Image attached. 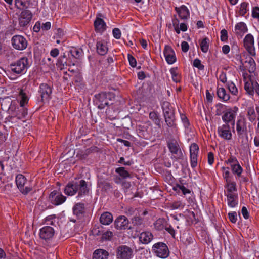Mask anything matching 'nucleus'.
Segmentation results:
<instances>
[{"label":"nucleus","instance_id":"obj_1","mask_svg":"<svg viewBox=\"0 0 259 259\" xmlns=\"http://www.w3.org/2000/svg\"><path fill=\"white\" fill-rule=\"evenodd\" d=\"M28 67V60L26 57H22L10 65L11 71L17 74L25 73Z\"/></svg>","mask_w":259,"mask_h":259},{"label":"nucleus","instance_id":"obj_2","mask_svg":"<svg viewBox=\"0 0 259 259\" xmlns=\"http://www.w3.org/2000/svg\"><path fill=\"white\" fill-rule=\"evenodd\" d=\"M152 250L157 256L162 258L167 257L169 254L167 246L163 242L154 244L152 246Z\"/></svg>","mask_w":259,"mask_h":259},{"label":"nucleus","instance_id":"obj_3","mask_svg":"<svg viewBox=\"0 0 259 259\" xmlns=\"http://www.w3.org/2000/svg\"><path fill=\"white\" fill-rule=\"evenodd\" d=\"M254 42V38L250 33L247 34L243 40V47L251 56H255L256 55Z\"/></svg>","mask_w":259,"mask_h":259},{"label":"nucleus","instance_id":"obj_4","mask_svg":"<svg viewBox=\"0 0 259 259\" xmlns=\"http://www.w3.org/2000/svg\"><path fill=\"white\" fill-rule=\"evenodd\" d=\"M226 163L230 166L233 174L236 175L238 178L241 176L243 170L235 157H230L226 161Z\"/></svg>","mask_w":259,"mask_h":259},{"label":"nucleus","instance_id":"obj_5","mask_svg":"<svg viewBox=\"0 0 259 259\" xmlns=\"http://www.w3.org/2000/svg\"><path fill=\"white\" fill-rule=\"evenodd\" d=\"M218 134L219 137L226 140H230L232 137L231 127L227 123L219 125L217 129Z\"/></svg>","mask_w":259,"mask_h":259},{"label":"nucleus","instance_id":"obj_6","mask_svg":"<svg viewBox=\"0 0 259 259\" xmlns=\"http://www.w3.org/2000/svg\"><path fill=\"white\" fill-rule=\"evenodd\" d=\"M238 110V108L235 106L227 109L222 116V120L228 124L229 122L233 121L234 124Z\"/></svg>","mask_w":259,"mask_h":259},{"label":"nucleus","instance_id":"obj_7","mask_svg":"<svg viewBox=\"0 0 259 259\" xmlns=\"http://www.w3.org/2000/svg\"><path fill=\"white\" fill-rule=\"evenodd\" d=\"M12 44L16 49L23 50L27 46V41L24 36L16 35L12 38Z\"/></svg>","mask_w":259,"mask_h":259},{"label":"nucleus","instance_id":"obj_8","mask_svg":"<svg viewBox=\"0 0 259 259\" xmlns=\"http://www.w3.org/2000/svg\"><path fill=\"white\" fill-rule=\"evenodd\" d=\"M133 250L126 245L120 246L117 248L116 256L117 259H130L133 255Z\"/></svg>","mask_w":259,"mask_h":259},{"label":"nucleus","instance_id":"obj_9","mask_svg":"<svg viewBox=\"0 0 259 259\" xmlns=\"http://www.w3.org/2000/svg\"><path fill=\"white\" fill-rule=\"evenodd\" d=\"M15 181L18 188L21 193L27 194L31 192V188L28 186H25L26 179L23 175H18L16 177Z\"/></svg>","mask_w":259,"mask_h":259},{"label":"nucleus","instance_id":"obj_10","mask_svg":"<svg viewBox=\"0 0 259 259\" xmlns=\"http://www.w3.org/2000/svg\"><path fill=\"white\" fill-rule=\"evenodd\" d=\"M32 18V13L28 10H24L20 13L18 20L20 26L25 27L31 21Z\"/></svg>","mask_w":259,"mask_h":259},{"label":"nucleus","instance_id":"obj_11","mask_svg":"<svg viewBox=\"0 0 259 259\" xmlns=\"http://www.w3.org/2000/svg\"><path fill=\"white\" fill-rule=\"evenodd\" d=\"M199 151L198 146L193 143L190 147V162L192 168H195L197 165V156Z\"/></svg>","mask_w":259,"mask_h":259},{"label":"nucleus","instance_id":"obj_12","mask_svg":"<svg viewBox=\"0 0 259 259\" xmlns=\"http://www.w3.org/2000/svg\"><path fill=\"white\" fill-rule=\"evenodd\" d=\"M163 53L165 60L168 64H172L176 61L175 53L170 46H165Z\"/></svg>","mask_w":259,"mask_h":259},{"label":"nucleus","instance_id":"obj_13","mask_svg":"<svg viewBox=\"0 0 259 259\" xmlns=\"http://www.w3.org/2000/svg\"><path fill=\"white\" fill-rule=\"evenodd\" d=\"M129 221L127 218L123 215L118 217L114 222L115 227L119 230L130 229L128 227Z\"/></svg>","mask_w":259,"mask_h":259},{"label":"nucleus","instance_id":"obj_14","mask_svg":"<svg viewBox=\"0 0 259 259\" xmlns=\"http://www.w3.org/2000/svg\"><path fill=\"white\" fill-rule=\"evenodd\" d=\"M54 230L50 226H45L40 230V237L45 240L51 239L54 235Z\"/></svg>","mask_w":259,"mask_h":259},{"label":"nucleus","instance_id":"obj_15","mask_svg":"<svg viewBox=\"0 0 259 259\" xmlns=\"http://www.w3.org/2000/svg\"><path fill=\"white\" fill-rule=\"evenodd\" d=\"M39 93L42 102H46L50 98L52 93L51 88L47 84H41L39 87Z\"/></svg>","mask_w":259,"mask_h":259},{"label":"nucleus","instance_id":"obj_16","mask_svg":"<svg viewBox=\"0 0 259 259\" xmlns=\"http://www.w3.org/2000/svg\"><path fill=\"white\" fill-rule=\"evenodd\" d=\"M115 172L119 175L120 178L118 176H116L115 178L114 181L117 184L122 183V179H125L127 178H130L131 176L128 172L125 170V168L123 167H118L115 169Z\"/></svg>","mask_w":259,"mask_h":259},{"label":"nucleus","instance_id":"obj_17","mask_svg":"<svg viewBox=\"0 0 259 259\" xmlns=\"http://www.w3.org/2000/svg\"><path fill=\"white\" fill-rule=\"evenodd\" d=\"M244 89L246 92L250 95L254 94V87L255 83L257 82L250 79L249 77H246L244 74Z\"/></svg>","mask_w":259,"mask_h":259},{"label":"nucleus","instance_id":"obj_18","mask_svg":"<svg viewBox=\"0 0 259 259\" xmlns=\"http://www.w3.org/2000/svg\"><path fill=\"white\" fill-rule=\"evenodd\" d=\"M236 131L238 135L240 136L245 134L247 132L246 120L244 118L238 119L236 123Z\"/></svg>","mask_w":259,"mask_h":259},{"label":"nucleus","instance_id":"obj_19","mask_svg":"<svg viewBox=\"0 0 259 259\" xmlns=\"http://www.w3.org/2000/svg\"><path fill=\"white\" fill-rule=\"evenodd\" d=\"M175 10L181 19L186 20L189 17V11L185 5H182L179 7H176Z\"/></svg>","mask_w":259,"mask_h":259},{"label":"nucleus","instance_id":"obj_20","mask_svg":"<svg viewBox=\"0 0 259 259\" xmlns=\"http://www.w3.org/2000/svg\"><path fill=\"white\" fill-rule=\"evenodd\" d=\"M97 53L100 55H104L107 54L108 48L107 46V41L104 40L98 41L96 44Z\"/></svg>","mask_w":259,"mask_h":259},{"label":"nucleus","instance_id":"obj_21","mask_svg":"<svg viewBox=\"0 0 259 259\" xmlns=\"http://www.w3.org/2000/svg\"><path fill=\"white\" fill-rule=\"evenodd\" d=\"M78 194H86L91 192V185L88 184L85 181L81 180L79 185H78Z\"/></svg>","mask_w":259,"mask_h":259},{"label":"nucleus","instance_id":"obj_22","mask_svg":"<svg viewBox=\"0 0 259 259\" xmlns=\"http://www.w3.org/2000/svg\"><path fill=\"white\" fill-rule=\"evenodd\" d=\"M73 214L77 218H81L85 213L84 205L82 203H77L73 207Z\"/></svg>","mask_w":259,"mask_h":259},{"label":"nucleus","instance_id":"obj_23","mask_svg":"<svg viewBox=\"0 0 259 259\" xmlns=\"http://www.w3.org/2000/svg\"><path fill=\"white\" fill-rule=\"evenodd\" d=\"M247 31V27L244 22H240L237 23L235 26L234 32L237 35L242 36L244 33H246Z\"/></svg>","mask_w":259,"mask_h":259},{"label":"nucleus","instance_id":"obj_24","mask_svg":"<svg viewBox=\"0 0 259 259\" xmlns=\"http://www.w3.org/2000/svg\"><path fill=\"white\" fill-rule=\"evenodd\" d=\"M153 238L152 234L149 231L143 232L141 233L139 236V240L143 244H147L149 243Z\"/></svg>","mask_w":259,"mask_h":259},{"label":"nucleus","instance_id":"obj_25","mask_svg":"<svg viewBox=\"0 0 259 259\" xmlns=\"http://www.w3.org/2000/svg\"><path fill=\"white\" fill-rule=\"evenodd\" d=\"M66 199V197L64 195H50L49 196V200L55 205L61 204L65 201Z\"/></svg>","mask_w":259,"mask_h":259},{"label":"nucleus","instance_id":"obj_26","mask_svg":"<svg viewBox=\"0 0 259 259\" xmlns=\"http://www.w3.org/2000/svg\"><path fill=\"white\" fill-rule=\"evenodd\" d=\"M94 26L96 31L102 32L106 29V23L101 18H97L94 22Z\"/></svg>","mask_w":259,"mask_h":259},{"label":"nucleus","instance_id":"obj_27","mask_svg":"<svg viewBox=\"0 0 259 259\" xmlns=\"http://www.w3.org/2000/svg\"><path fill=\"white\" fill-rule=\"evenodd\" d=\"M78 190V185L69 183L64 188V192L65 194H75L77 193Z\"/></svg>","mask_w":259,"mask_h":259},{"label":"nucleus","instance_id":"obj_28","mask_svg":"<svg viewBox=\"0 0 259 259\" xmlns=\"http://www.w3.org/2000/svg\"><path fill=\"white\" fill-rule=\"evenodd\" d=\"M113 221V216L109 212L103 213L100 217V221L103 225H109Z\"/></svg>","mask_w":259,"mask_h":259},{"label":"nucleus","instance_id":"obj_29","mask_svg":"<svg viewBox=\"0 0 259 259\" xmlns=\"http://www.w3.org/2000/svg\"><path fill=\"white\" fill-rule=\"evenodd\" d=\"M173 26L177 34H179L182 31H186L187 30V26L184 23L179 24V20L178 19L173 22Z\"/></svg>","mask_w":259,"mask_h":259},{"label":"nucleus","instance_id":"obj_30","mask_svg":"<svg viewBox=\"0 0 259 259\" xmlns=\"http://www.w3.org/2000/svg\"><path fill=\"white\" fill-rule=\"evenodd\" d=\"M108 253L103 249H97L93 254V259H107Z\"/></svg>","mask_w":259,"mask_h":259},{"label":"nucleus","instance_id":"obj_31","mask_svg":"<svg viewBox=\"0 0 259 259\" xmlns=\"http://www.w3.org/2000/svg\"><path fill=\"white\" fill-rule=\"evenodd\" d=\"M247 117L251 122H255L256 120V113L253 106H248L247 108Z\"/></svg>","mask_w":259,"mask_h":259},{"label":"nucleus","instance_id":"obj_32","mask_svg":"<svg viewBox=\"0 0 259 259\" xmlns=\"http://www.w3.org/2000/svg\"><path fill=\"white\" fill-rule=\"evenodd\" d=\"M218 97L223 101H227L230 99L229 94L227 92L224 88H219L217 90Z\"/></svg>","mask_w":259,"mask_h":259},{"label":"nucleus","instance_id":"obj_33","mask_svg":"<svg viewBox=\"0 0 259 259\" xmlns=\"http://www.w3.org/2000/svg\"><path fill=\"white\" fill-rule=\"evenodd\" d=\"M96 98L99 100V102H101L100 105H99V108H103L105 106L108 105L109 103L106 99L105 93H100L96 96Z\"/></svg>","mask_w":259,"mask_h":259},{"label":"nucleus","instance_id":"obj_34","mask_svg":"<svg viewBox=\"0 0 259 259\" xmlns=\"http://www.w3.org/2000/svg\"><path fill=\"white\" fill-rule=\"evenodd\" d=\"M228 205L231 207H234L238 204L237 195H227Z\"/></svg>","mask_w":259,"mask_h":259},{"label":"nucleus","instance_id":"obj_35","mask_svg":"<svg viewBox=\"0 0 259 259\" xmlns=\"http://www.w3.org/2000/svg\"><path fill=\"white\" fill-rule=\"evenodd\" d=\"M226 188L228 192L233 193L236 191V184L232 180L226 181Z\"/></svg>","mask_w":259,"mask_h":259},{"label":"nucleus","instance_id":"obj_36","mask_svg":"<svg viewBox=\"0 0 259 259\" xmlns=\"http://www.w3.org/2000/svg\"><path fill=\"white\" fill-rule=\"evenodd\" d=\"M181 241L186 245L193 243L194 238L189 234H184L180 238Z\"/></svg>","mask_w":259,"mask_h":259},{"label":"nucleus","instance_id":"obj_37","mask_svg":"<svg viewBox=\"0 0 259 259\" xmlns=\"http://www.w3.org/2000/svg\"><path fill=\"white\" fill-rule=\"evenodd\" d=\"M232 51L233 53H235L236 59L241 64H243V60L241 58V54L239 53V49L237 45L234 44L232 46Z\"/></svg>","mask_w":259,"mask_h":259},{"label":"nucleus","instance_id":"obj_38","mask_svg":"<svg viewBox=\"0 0 259 259\" xmlns=\"http://www.w3.org/2000/svg\"><path fill=\"white\" fill-rule=\"evenodd\" d=\"M181 119L183 123L184 126L185 128V132L189 133L190 131L191 128L190 127V123L185 114H181Z\"/></svg>","mask_w":259,"mask_h":259},{"label":"nucleus","instance_id":"obj_39","mask_svg":"<svg viewBox=\"0 0 259 259\" xmlns=\"http://www.w3.org/2000/svg\"><path fill=\"white\" fill-rule=\"evenodd\" d=\"M172 189L177 193L182 192L183 194H186L190 193V191L188 189H187L185 186L181 185H177L175 187H173Z\"/></svg>","mask_w":259,"mask_h":259},{"label":"nucleus","instance_id":"obj_40","mask_svg":"<svg viewBox=\"0 0 259 259\" xmlns=\"http://www.w3.org/2000/svg\"><path fill=\"white\" fill-rule=\"evenodd\" d=\"M19 98L21 107H24L28 102V97L22 90L20 92Z\"/></svg>","mask_w":259,"mask_h":259},{"label":"nucleus","instance_id":"obj_41","mask_svg":"<svg viewBox=\"0 0 259 259\" xmlns=\"http://www.w3.org/2000/svg\"><path fill=\"white\" fill-rule=\"evenodd\" d=\"M71 55L76 58L79 59L82 56V50L81 49L73 48L70 50Z\"/></svg>","mask_w":259,"mask_h":259},{"label":"nucleus","instance_id":"obj_42","mask_svg":"<svg viewBox=\"0 0 259 259\" xmlns=\"http://www.w3.org/2000/svg\"><path fill=\"white\" fill-rule=\"evenodd\" d=\"M245 62L249 65L248 67L249 71L250 72H253L256 69V63L254 60L251 57H249L247 58V60Z\"/></svg>","mask_w":259,"mask_h":259},{"label":"nucleus","instance_id":"obj_43","mask_svg":"<svg viewBox=\"0 0 259 259\" xmlns=\"http://www.w3.org/2000/svg\"><path fill=\"white\" fill-rule=\"evenodd\" d=\"M209 40L207 38H205L202 40L200 42V46L201 51L203 53H206L209 48Z\"/></svg>","mask_w":259,"mask_h":259},{"label":"nucleus","instance_id":"obj_44","mask_svg":"<svg viewBox=\"0 0 259 259\" xmlns=\"http://www.w3.org/2000/svg\"><path fill=\"white\" fill-rule=\"evenodd\" d=\"M168 148L170 151L174 154H177L180 148L178 144L176 142H171L168 143Z\"/></svg>","mask_w":259,"mask_h":259},{"label":"nucleus","instance_id":"obj_45","mask_svg":"<svg viewBox=\"0 0 259 259\" xmlns=\"http://www.w3.org/2000/svg\"><path fill=\"white\" fill-rule=\"evenodd\" d=\"M171 74L172 79L175 82H178L180 80V76L179 74L178 70L176 68H172L170 70Z\"/></svg>","mask_w":259,"mask_h":259},{"label":"nucleus","instance_id":"obj_46","mask_svg":"<svg viewBox=\"0 0 259 259\" xmlns=\"http://www.w3.org/2000/svg\"><path fill=\"white\" fill-rule=\"evenodd\" d=\"M139 212V209L135 208L133 207H127L125 208V213L128 216L136 215Z\"/></svg>","mask_w":259,"mask_h":259},{"label":"nucleus","instance_id":"obj_47","mask_svg":"<svg viewBox=\"0 0 259 259\" xmlns=\"http://www.w3.org/2000/svg\"><path fill=\"white\" fill-rule=\"evenodd\" d=\"M227 85L230 92L233 95H237L238 93V91L234 83L232 81H229L227 83Z\"/></svg>","mask_w":259,"mask_h":259},{"label":"nucleus","instance_id":"obj_48","mask_svg":"<svg viewBox=\"0 0 259 259\" xmlns=\"http://www.w3.org/2000/svg\"><path fill=\"white\" fill-rule=\"evenodd\" d=\"M140 212L136 215L132 219L131 221L134 225L140 226L143 223V220L140 217Z\"/></svg>","mask_w":259,"mask_h":259},{"label":"nucleus","instance_id":"obj_49","mask_svg":"<svg viewBox=\"0 0 259 259\" xmlns=\"http://www.w3.org/2000/svg\"><path fill=\"white\" fill-rule=\"evenodd\" d=\"M162 108L163 109V114L169 112L170 111H174L170 104L168 102H163L162 104Z\"/></svg>","mask_w":259,"mask_h":259},{"label":"nucleus","instance_id":"obj_50","mask_svg":"<svg viewBox=\"0 0 259 259\" xmlns=\"http://www.w3.org/2000/svg\"><path fill=\"white\" fill-rule=\"evenodd\" d=\"M150 118L153 121L155 124L160 126V120L157 114L155 112H150L149 114Z\"/></svg>","mask_w":259,"mask_h":259},{"label":"nucleus","instance_id":"obj_51","mask_svg":"<svg viewBox=\"0 0 259 259\" xmlns=\"http://www.w3.org/2000/svg\"><path fill=\"white\" fill-rule=\"evenodd\" d=\"M222 171H223V177L224 179L225 180V181L228 180H231V174L229 171L228 167H222Z\"/></svg>","mask_w":259,"mask_h":259},{"label":"nucleus","instance_id":"obj_52","mask_svg":"<svg viewBox=\"0 0 259 259\" xmlns=\"http://www.w3.org/2000/svg\"><path fill=\"white\" fill-rule=\"evenodd\" d=\"M248 4L246 3H242L240 5L239 10V14L241 16H244L248 11Z\"/></svg>","mask_w":259,"mask_h":259},{"label":"nucleus","instance_id":"obj_53","mask_svg":"<svg viewBox=\"0 0 259 259\" xmlns=\"http://www.w3.org/2000/svg\"><path fill=\"white\" fill-rule=\"evenodd\" d=\"M193 66L197 68L199 70H203L204 66L201 63V61L199 59H195L193 61Z\"/></svg>","mask_w":259,"mask_h":259},{"label":"nucleus","instance_id":"obj_54","mask_svg":"<svg viewBox=\"0 0 259 259\" xmlns=\"http://www.w3.org/2000/svg\"><path fill=\"white\" fill-rule=\"evenodd\" d=\"M28 1V0H15V5L18 8L21 9L26 6Z\"/></svg>","mask_w":259,"mask_h":259},{"label":"nucleus","instance_id":"obj_55","mask_svg":"<svg viewBox=\"0 0 259 259\" xmlns=\"http://www.w3.org/2000/svg\"><path fill=\"white\" fill-rule=\"evenodd\" d=\"M228 217L230 221L232 223H235L237 220V213L235 211L229 212L228 214Z\"/></svg>","mask_w":259,"mask_h":259},{"label":"nucleus","instance_id":"obj_56","mask_svg":"<svg viewBox=\"0 0 259 259\" xmlns=\"http://www.w3.org/2000/svg\"><path fill=\"white\" fill-rule=\"evenodd\" d=\"M220 39L222 41L226 42L228 39V33L227 31L224 29L221 31Z\"/></svg>","mask_w":259,"mask_h":259},{"label":"nucleus","instance_id":"obj_57","mask_svg":"<svg viewBox=\"0 0 259 259\" xmlns=\"http://www.w3.org/2000/svg\"><path fill=\"white\" fill-rule=\"evenodd\" d=\"M112 34L113 37L117 39H118L121 37V31L117 28H115L113 29Z\"/></svg>","mask_w":259,"mask_h":259},{"label":"nucleus","instance_id":"obj_58","mask_svg":"<svg viewBox=\"0 0 259 259\" xmlns=\"http://www.w3.org/2000/svg\"><path fill=\"white\" fill-rule=\"evenodd\" d=\"M55 218L54 215L48 216L45 219V222L47 225H54L55 222Z\"/></svg>","mask_w":259,"mask_h":259},{"label":"nucleus","instance_id":"obj_59","mask_svg":"<svg viewBox=\"0 0 259 259\" xmlns=\"http://www.w3.org/2000/svg\"><path fill=\"white\" fill-rule=\"evenodd\" d=\"M128 60L130 63V65L132 67H135L137 65V61L136 59L131 55L128 54L127 55Z\"/></svg>","mask_w":259,"mask_h":259},{"label":"nucleus","instance_id":"obj_60","mask_svg":"<svg viewBox=\"0 0 259 259\" xmlns=\"http://www.w3.org/2000/svg\"><path fill=\"white\" fill-rule=\"evenodd\" d=\"M113 235V233L111 231H107L102 234V239L109 240Z\"/></svg>","mask_w":259,"mask_h":259},{"label":"nucleus","instance_id":"obj_61","mask_svg":"<svg viewBox=\"0 0 259 259\" xmlns=\"http://www.w3.org/2000/svg\"><path fill=\"white\" fill-rule=\"evenodd\" d=\"M165 121L169 127H173L175 125V117L165 118Z\"/></svg>","mask_w":259,"mask_h":259},{"label":"nucleus","instance_id":"obj_62","mask_svg":"<svg viewBox=\"0 0 259 259\" xmlns=\"http://www.w3.org/2000/svg\"><path fill=\"white\" fill-rule=\"evenodd\" d=\"M185 203L182 202H175L172 204L171 207L172 209H178L179 208H182L184 206Z\"/></svg>","mask_w":259,"mask_h":259},{"label":"nucleus","instance_id":"obj_63","mask_svg":"<svg viewBox=\"0 0 259 259\" xmlns=\"http://www.w3.org/2000/svg\"><path fill=\"white\" fill-rule=\"evenodd\" d=\"M252 15L253 17L258 19L259 21V7H255L252 9Z\"/></svg>","mask_w":259,"mask_h":259},{"label":"nucleus","instance_id":"obj_64","mask_svg":"<svg viewBox=\"0 0 259 259\" xmlns=\"http://www.w3.org/2000/svg\"><path fill=\"white\" fill-rule=\"evenodd\" d=\"M182 50L184 52H187L189 49V45L187 42L183 41L181 43Z\"/></svg>","mask_w":259,"mask_h":259}]
</instances>
